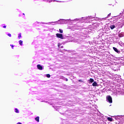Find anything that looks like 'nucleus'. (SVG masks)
<instances>
[{
	"label": "nucleus",
	"mask_w": 124,
	"mask_h": 124,
	"mask_svg": "<svg viewBox=\"0 0 124 124\" xmlns=\"http://www.w3.org/2000/svg\"><path fill=\"white\" fill-rule=\"evenodd\" d=\"M108 100L109 103H112V102H113V101L112 100V97H111V96H108Z\"/></svg>",
	"instance_id": "f257e3e1"
},
{
	"label": "nucleus",
	"mask_w": 124,
	"mask_h": 124,
	"mask_svg": "<svg viewBox=\"0 0 124 124\" xmlns=\"http://www.w3.org/2000/svg\"><path fill=\"white\" fill-rule=\"evenodd\" d=\"M56 36L58 37V38H61V39H62V34L57 33Z\"/></svg>",
	"instance_id": "f03ea898"
},
{
	"label": "nucleus",
	"mask_w": 124,
	"mask_h": 124,
	"mask_svg": "<svg viewBox=\"0 0 124 124\" xmlns=\"http://www.w3.org/2000/svg\"><path fill=\"white\" fill-rule=\"evenodd\" d=\"M37 67L38 69H39V70H42V69H43V67L40 64H38L37 65Z\"/></svg>",
	"instance_id": "7ed1b4c3"
},
{
	"label": "nucleus",
	"mask_w": 124,
	"mask_h": 124,
	"mask_svg": "<svg viewBox=\"0 0 124 124\" xmlns=\"http://www.w3.org/2000/svg\"><path fill=\"white\" fill-rule=\"evenodd\" d=\"M92 86H93V87H98V85H97V83H96V81L93 82V83L92 84Z\"/></svg>",
	"instance_id": "20e7f679"
},
{
	"label": "nucleus",
	"mask_w": 124,
	"mask_h": 124,
	"mask_svg": "<svg viewBox=\"0 0 124 124\" xmlns=\"http://www.w3.org/2000/svg\"><path fill=\"white\" fill-rule=\"evenodd\" d=\"M113 50L115 51V52H116V53H120V51H119V50L115 47H113Z\"/></svg>",
	"instance_id": "39448f33"
},
{
	"label": "nucleus",
	"mask_w": 124,
	"mask_h": 124,
	"mask_svg": "<svg viewBox=\"0 0 124 124\" xmlns=\"http://www.w3.org/2000/svg\"><path fill=\"white\" fill-rule=\"evenodd\" d=\"M35 121L38 123H39V116H37L35 118Z\"/></svg>",
	"instance_id": "423d86ee"
},
{
	"label": "nucleus",
	"mask_w": 124,
	"mask_h": 124,
	"mask_svg": "<svg viewBox=\"0 0 124 124\" xmlns=\"http://www.w3.org/2000/svg\"><path fill=\"white\" fill-rule=\"evenodd\" d=\"M89 82H90V83H93V82H94V80L93 78H90L89 79Z\"/></svg>",
	"instance_id": "0eeeda50"
},
{
	"label": "nucleus",
	"mask_w": 124,
	"mask_h": 124,
	"mask_svg": "<svg viewBox=\"0 0 124 124\" xmlns=\"http://www.w3.org/2000/svg\"><path fill=\"white\" fill-rule=\"evenodd\" d=\"M108 120L109 122H113V118H112L111 117H108Z\"/></svg>",
	"instance_id": "6e6552de"
},
{
	"label": "nucleus",
	"mask_w": 124,
	"mask_h": 124,
	"mask_svg": "<svg viewBox=\"0 0 124 124\" xmlns=\"http://www.w3.org/2000/svg\"><path fill=\"white\" fill-rule=\"evenodd\" d=\"M110 28L111 30H114L115 29V26L114 25H110Z\"/></svg>",
	"instance_id": "1a4fd4ad"
},
{
	"label": "nucleus",
	"mask_w": 124,
	"mask_h": 124,
	"mask_svg": "<svg viewBox=\"0 0 124 124\" xmlns=\"http://www.w3.org/2000/svg\"><path fill=\"white\" fill-rule=\"evenodd\" d=\"M19 43L20 44V45H21V46H23V41L22 40H19Z\"/></svg>",
	"instance_id": "9d476101"
},
{
	"label": "nucleus",
	"mask_w": 124,
	"mask_h": 124,
	"mask_svg": "<svg viewBox=\"0 0 124 124\" xmlns=\"http://www.w3.org/2000/svg\"><path fill=\"white\" fill-rule=\"evenodd\" d=\"M15 112L16 113H19V110H18V108H15Z\"/></svg>",
	"instance_id": "9b49d317"
},
{
	"label": "nucleus",
	"mask_w": 124,
	"mask_h": 124,
	"mask_svg": "<svg viewBox=\"0 0 124 124\" xmlns=\"http://www.w3.org/2000/svg\"><path fill=\"white\" fill-rule=\"evenodd\" d=\"M21 37H22V35L20 33L18 34V38L20 39V38H21Z\"/></svg>",
	"instance_id": "f8f14e48"
},
{
	"label": "nucleus",
	"mask_w": 124,
	"mask_h": 124,
	"mask_svg": "<svg viewBox=\"0 0 124 124\" xmlns=\"http://www.w3.org/2000/svg\"><path fill=\"white\" fill-rule=\"evenodd\" d=\"M46 77L47 78H50L51 77V76L50 75V74H46Z\"/></svg>",
	"instance_id": "ddd939ff"
},
{
	"label": "nucleus",
	"mask_w": 124,
	"mask_h": 124,
	"mask_svg": "<svg viewBox=\"0 0 124 124\" xmlns=\"http://www.w3.org/2000/svg\"><path fill=\"white\" fill-rule=\"evenodd\" d=\"M8 36H9V37H11V34L8 33Z\"/></svg>",
	"instance_id": "4468645a"
},
{
	"label": "nucleus",
	"mask_w": 124,
	"mask_h": 124,
	"mask_svg": "<svg viewBox=\"0 0 124 124\" xmlns=\"http://www.w3.org/2000/svg\"><path fill=\"white\" fill-rule=\"evenodd\" d=\"M59 31L61 33H62V30H61V29H60Z\"/></svg>",
	"instance_id": "2eb2a0df"
},
{
	"label": "nucleus",
	"mask_w": 124,
	"mask_h": 124,
	"mask_svg": "<svg viewBox=\"0 0 124 124\" xmlns=\"http://www.w3.org/2000/svg\"><path fill=\"white\" fill-rule=\"evenodd\" d=\"M10 46H11L12 49H13L14 46L13 45H11Z\"/></svg>",
	"instance_id": "dca6fc26"
},
{
	"label": "nucleus",
	"mask_w": 124,
	"mask_h": 124,
	"mask_svg": "<svg viewBox=\"0 0 124 124\" xmlns=\"http://www.w3.org/2000/svg\"><path fill=\"white\" fill-rule=\"evenodd\" d=\"M61 45H62V44H60V43L58 44V47H60V46H61Z\"/></svg>",
	"instance_id": "f3484780"
},
{
	"label": "nucleus",
	"mask_w": 124,
	"mask_h": 124,
	"mask_svg": "<svg viewBox=\"0 0 124 124\" xmlns=\"http://www.w3.org/2000/svg\"><path fill=\"white\" fill-rule=\"evenodd\" d=\"M78 82H83V80H81V79H79Z\"/></svg>",
	"instance_id": "a211bd4d"
},
{
	"label": "nucleus",
	"mask_w": 124,
	"mask_h": 124,
	"mask_svg": "<svg viewBox=\"0 0 124 124\" xmlns=\"http://www.w3.org/2000/svg\"><path fill=\"white\" fill-rule=\"evenodd\" d=\"M3 28H4V29H5V28H6V26H3Z\"/></svg>",
	"instance_id": "6ab92c4d"
},
{
	"label": "nucleus",
	"mask_w": 124,
	"mask_h": 124,
	"mask_svg": "<svg viewBox=\"0 0 124 124\" xmlns=\"http://www.w3.org/2000/svg\"><path fill=\"white\" fill-rule=\"evenodd\" d=\"M17 124H22V123H20V122H18L17 123Z\"/></svg>",
	"instance_id": "aec40b11"
},
{
	"label": "nucleus",
	"mask_w": 124,
	"mask_h": 124,
	"mask_svg": "<svg viewBox=\"0 0 124 124\" xmlns=\"http://www.w3.org/2000/svg\"><path fill=\"white\" fill-rule=\"evenodd\" d=\"M65 80L66 81H68V79L67 78H66Z\"/></svg>",
	"instance_id": "412c9836"
},
{
	"label": "nucleus",
	"mask_w": 124,
	"mask_h": 124,
	"mask_svg": "<svg viewBox=\"0 0 124 124\" xmlns=\"http://www.w3.org/2000/svg\"><path fill=\"white\" fill-rule=\"evenodd\" d=\"M23 15H25V14H23Z\"/></svg>",
	"instance_id": "4be33fe9"
}]
</instances>
